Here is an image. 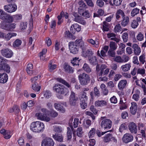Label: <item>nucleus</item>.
Instances as JSON below:
<instances>
[{
  "instance_id": "39448f33",
  "label": "nucleus",
  "mask_w": 146,
  "mask_h": 146,
  "mask_svg": "<svg viewBox=\"0 0 146 146\" xmlns=\"http://www.w3.org/2000/svg\"><path fill=\"white\" fill-rule=\"evenodd\" d=\"M103 141L106 143H109L111 141L115 143L117 142V139L112 134L107 133L103 137Z\"/></svg>"
},
{
  "instance_id": "4d7b16f0",
  "label": "nucleus",
  "mask_w": 146,
  "mask_h": 146,
  "mask_svg": "<svg viewBox=\"0 0 146 146\" xmlns=\"http://www.w3.org/2000/svg\"><path fill=\"white\" fill-rule=\"evenodd\" d=\"M127 128V126L125 123H122L119 127V131L122 132L124 130L126 129Z\"/></svg>"
},
{
  "instance_id": "473e14b6",
  "label": "nucleus",
  "mask_w": 146,
  "mask_h": 146,
  "mask_svg": "<svg viewBox=\"0 0 146 146\" xmlns=\"http://www.w3.org/2000/svg\"><path fill=\"white\" fill-rule=\"evenodd\" d=\"M9 111L10 113L14 112L15 113H17L20 111V110L18 106L15 105L12 108H10L9 110Z\"/></svg>"
},
{
  "instance_id": "680f3d73",
  "label": "nucleus",
  "mask_w": 146,
  "mask_h": 146,
  "mask_svg": "<svg viewBox=\"0 0 146 146\" xmlns=\"http://www.w3.org/2000/svg\"><path fill=\"white\" fill-rule=\"evenodd\" d=\"M11 131L9 130L7 131L6 133L3 135L4 136V138L6 139H9L11 136Z\"/></svg>"
},
{
  "instance_id": "f3484780",
  "label": "nucleus",
  "mask_w": 146,
  "mask_h": 146,
  "mask_svg": "<svg viewBox=\"0 0 146 146\" xmlns=\"http://www.w3.org/2000/svg\"><path fill=\"white\" fill-rule=\"evenodd\" d=\"M74 42L78 48L79 47L81 48L82 50L86 47L81 39H77Z\"/></svg>"
},
{
  "instance_id": "5701e85b",
  "label": "nucleus",
  "mask_w": 146,
  "mask_h": 146,
  "mask_svg": "<svg viewBox=\"0 0 146 146\" xmlns=\"http://www.w3.org/2000/svg\"><path fill=\"white\" fill-rule=\"evenodd\" d=\"M131 67L130 63H127L122 65L121 67V68L123 72H126L130 70Z\"/></svg>"
},
{
  "instance_id": "7ed1b4c3",
  "label": "nucleus",
  "mask_w": 146,
  "mask_h": 146,
  "mask_svg": "<svg viewBox=\"0 0 146 146\" xmlns=\"http://www.w3.org/2000/svg\"><path fill=\"white\" fill-rule=\"evenodd\" d=\"M78 78L80 84L82 86L87 85L90 80V76L84 73L80 74L78 76Z\"/></svg>"
},
{
  "instance_id": "774afa93",
  "label": "nucleus",
  "mask_w": 146,
  "mask_h": 146,
  "mask_svg": "<svg viewBox=\"0 0 146 146\" xmlns=\"http://www.w3.org/2000/svg\"><path fill=\"white\" fill-rule=\"evenodd\" d=\"M137 39L139 41H142L143 39L144 36L141 33H139L136 36Z\"/></svg>"
},
{
  "instance_id": "0eeeda50",
  "label": "nucleus",
  "mask_w": 146,
  "mask_h": 146,
  "mask_svg": "<svg viewBox=\"0 0 146 146\" xmlns=\"http://www.w3.org/2000/svg\"><path fill=\"white\" fill-rule=\"evenodd\" d=\"M133 139V136L131 134L129 133L124 134L122 139L123 142L125 144L131 142Z\"/></svg>"
},
{
  "instance_id": "79ce46f5",
  "label": "nucleus",
  "mask_w": 146,
  "mask_h": 146,
  "mask_svg": "<svg viewBox=\"0 0 146 146\" xmlns=\"http://www.w3.org/2000/svg\"><path fill=\"white\" fill-rule=\"evenodd\" d=\"M56 80L59 82H60L63 84L64 85L68 87L69 88L70 87V85L65 80L62 79L61 78H58L56 79Z\"/></svg>"
},
{
  "instance_id": "6e6552de",
  "label": "nucleus",
  "mask_w": 146,
  "mask_h": 146,
  "mask_svg": "<svg viewBox=\"0 0 146 146\" xmlns=\"http://www.w3.org/2000/svg\"><path fill=\"white\" fill-rule=\"evenodd\" d=\"M1 52L3 56L7 58H10L13 55L12 51L9 48H4L1 50Z\"/></svg>"
},
{
  "instance_id": "b1692460",
  "label": "nucleus",
  "mask_w": 146,
  "mask_h": 146,
  "mask_svg": "<svg viewBox=\"0 0 146 146\" xmlns=\"http://www.w3.org/2000/svg\"><path fill=\"white\" fill-rule=\"evenodd\" d=\"M73 29L78 32H79L81 30V28L80 27L78 24H75L72 25L71 27L70 30L72 33H73L74 32Z\"/></svg>"
},
{
  "instance_id": "69168bd1",
  "label": "nucleus",
  "mask_w": 146,
  "mask_h": 146,
  "mask_svg": "<svg viewBox=\"0 0 146 146\" xmlns=\"http://www.w3.org/2000/svg\"><path fill=\"white\" fill-rule=\"evenodd\" d=\"M13 21H16L19 20H20L21 19L22 16L21 15H16L13 16Z\"/></svg>"
},
{
  "instance_id": "423d86ee",
  "label": "nucleus",
  "mask_w": 146,
  "mask_h": 146,
  "mask_svg": "<svg viewBox=\"0 0 146 146\" xmlns=\"http://www.w3.org/2000/svg\"><path fill=\"white\" fill-rule=\"evenodd\" d=\"M78 98L75 96V93L73 92H71V94L69 98V103L71 106H75L78 100Z\"/></svg>"
},
{
  "instance_id": "4c0bfd02",
  "label": "nucleus",
  "mask_w": 146,
  "mask_h": 146,
  "mask_svg": "<svg viewBox=\"0 0 146 146\" xmlns=\"http://www.w3.org/2000/svg\"><path fill=\"white\" fill-rule=\"evenodd\" d=\"M53 138L56 141L59 142H61L63 141V137L62 135H53Z\"/></svg>"
},
{
  "instance_id": "cd10ccee",
  "label": "nucleus",
  "mask_w": 146,
  "mask_h": 146,
  "mask_svg": "<svg viewBox=\"0 0 146 146\" xmlns=\"http://www.w3.org/2000/svg\"><path fill=\"white\" fill-rule=\"evenodd\" d=\"M88 41L93 45V46L97 48L99 46V43L98 40H94L92 39H90L88 40Z\"/></svg>"
},
{
  "instance_id": "a878e982",
  "label": "nucleus",
  "mask_w": 146,
  "mask_h": 146,
  "mask_svg": "<svg viewBox=\"0 0 146 146\" xmlns=\"http://www.w3.org/2000/svg\"><path fill=\"white\" fill-rule=\"evenodd\" d=\"M90 63L93 65H96L97 63V60L95 56H92L88 58Z\"/></svg>"
},
{
  "instance_id": "aec40b11",
  "label": "nucleus",
  "mask_w": 146,
  "mask_h": 146,
  "mask_svg": "<svg viewBox=\"0 0 146 146\" xmlns=\"http://www.w3.org/2000/svg\"><path fill=\"white\" fill-rule=\"evenodd\" d=\"M115 15L116 18L117 20H119L121 18V16L122 17L125 16V14L123 11L120 9L117 10Z\"/></svg>"
},
{
  "instance_id": "20e7f679",
  "label": "nucleus",
  "mask_w": 146,
  "mask_h": 146,
  "mask_svg": "<svg viewBox=\"0 0 146 146\" xmlns=\"http://www.w3.org/2000/svg\"><path fill=\"white\" fill-rule=\"evenodd\" d=\"M100 121H101L100 125L102 127H104V129H110L111 127L112 121L110 119H106L105 117H102Z\"/></svg>"
},
{
  "instance_id": "603ef678",
  "label": "nucleus",
  "mask_w": 146,
  "mask_h": 146,
  "mask_svg": "<svg viewBox=\"0 0 146 146\" xmlns=\"http://www.w3.org/2000/svg\"><path fill=\"white\" fill-rule=\"evenodd\" d=\"M139 25L138 23L135 20H133L131 23V27L133 28H136Z\"/></svg>"
},
{
  "instance_id": "f257e3e1",
  "label": "nucleus",
  "mask_w": 146,
  "mask_h": 146,
  "mask_svg": "<svg viewBox=\"0 0 146 146\" xmlns=\"http://www.w3.org/2000/svg\"><path fill=\"white\" fill-rule=\"evenodd\" d=\"M44 124L40 121L33 122L31 125V129L33 131L39 133L42 131L44 129Z\"/></svg>"
},
{
  "instance_id": "4be33fe9",
  "label": "nucleus",
  "mask_w": 146,
  "mask_h": 146,
  "mask_svg": "<svg viewBox=\"0 0 146 146\" xmlns=\"http://www.w3.org/2000/svg\"><path fill=\"white\" fill-rule=\"evenodd\" d=\"M94 105L96 107H102L107 105V102L105 100H97L94 103Z\"/></svg>"
},
{
  "instance_id": "13d9d810",
  "label": "nucleus",
  "mask_w": 146,
  "mask_h": 146,
  "mask_svg": "<svg viewBox=\"0 0 146 146\" xmlns=\"http://www.w3.org/2000/svg\"><path fill=\"white\" fill-rule=\"evenodd\" d=\"M44 96L45 97L49 98L51 96V93L50 91L46 90L44 92Z\"/></svg>"
},
{
  "instance_id": "0e129e2a",
  "label": "nucleus",
  "mask_w": 146,
  "mask_h": 146,
  "mask_svg": "<svg viewBox=\"0 0 146 146\" xmlns=\"http://www.w3.org/2000/svg\"><path fill=\"white\" fill-rule=\"evenodd\" d=\"M129 59V57L125 55H123L121 57L122 62H127Z\"/></svg>"
},
{
  "instance_id": "c756f323",
  "label": "nucleus",
  "mask_w": 146,
  "mask_h": 146,
  "mask_svg": "<svg viewBox=\"0 0 146 146\" xmlns=\"http://www.w3.org/2000/svg\"><path fill=\"white\" fill-rule=\"evenodd\" d=\"M16 24L14 23L9 24L5 27L3 29L8 31H12L15 28Z\"/></svg>"
},
{
  "instance_id": "ddd939ff",
  "label": "nucleus",
  "mask_w": 146,
  "mask_h": 146,
  "mask_svg": "<svg viewBox=\"0 0 146 146\" xmlns=\"http://www.w3.org/2000/svg\"><path fill=\"white\" fill-rule=\"evenodd\" d=\"M5 10L8 13H11L16 11L17 9L16 5L10 4L4 6Z\"/></svg>"
},
{
  "instance_id": "9b49d317",
  "label": "nucleus",
  "mask_w": 146,
  "mask_h": 146,
  "mask_svg": "<svg viewBox=\"0 0 146 146\" xmlns=\"http://www.w3.org/2000/svg\"><path fill=\"white\" fill-rule=\"evenodd\" d=\"M54 144L53 140L50 138H45L42 142V146H54Z\"/></svg>"
},
{
  "instance_id": "9d476101",
  "label": "nucleus",
  "mask_w": 146,
  "mask_h": 146,
  "mask_svg": "<svg viewBox=\"0 0 146 146\" xmlns=\"http://www.w3.org/2000/svg\"><path fill=\"white\" fill-rule=\"evenodd\" d=\"M72 121L73 119L71 118L70 120L69 123V125L71 127V128L70 129L68 127L67 128L68 131L67 132V137L68 140H70L72 137V129H73L72 123Z\"/></svg>"
},
{
  "instance_id": "a211bd4d",
  "label": "nucleus",
  "mask_w": 146,
  "mask_h": 146,
  "mask_svg": "<svg viewBox=\"0 0 146 146\" xmlns=\"http://www.w3.org/2000/svg\"><path fill=\"white\" fill-rule=\"evenodd\" d=\"M127 82L125 80H121L120 81L118 85L119 89L120 90H122L125 88L127 84Z\"/></svg>"
},
{
  "instance_id": "c9c22d12",
  "label": "nucleus",
  "mask_w": 146,
  "mask_h": 146,
  "mask_svg": "<svg viewBox=\"0 0 146 146\" xmlns=\"http://www.w3.org/2000/svg\"><path fill=\"white\" fill-rule=\"evenodd\" d=\"M21 43V40L19 39H17L13 42V45L14 47L16 48L20 46Z\"/></svg>"
},
{
  "instance_id": "e2e57ef3",
  "label": "nucleus",
  "mask_w": 146,
  "mask_h": 146,
  "mask_svg": "<svg viewBox=\"0 0 146 146\" xmlns=\"http://www.w3.org/2000/svg\"><path fill=\"white\" fill-rule=\"evenodd\" d=\"M86 101H80V106L81 108L83 109H86L87 107V103L86 102Z\"/></svg>"
},
{
  "instance_id": "49530a36",
  "label": "nucleus",
  "mask_w": 146,
  "mask_h": 146,
  "mask_svg": "<svg viewBox=\"0 0 146 146\" xmlns=\"http://www.w3.org/2000/svg\"><path fill=\"white\" fill-rule=\"evenodd\" d=\"M110 49L112 50H114L117 48V45L114 42H111L109 45Z\"/></svg>"
},
{
  "instance_id": "4468645a",
  "label": "nucleus",
  "mask_w": 146,
  "mask_h": 146,
  "mask_svg": "<svg viewBox=\"0 0 146 146\" xmlns=\"http://www.w3.org/2000/svg\"><path fill=\"white\" fill-rule=\"evenodd\" d=\"M35 115L38 119L42 121H44L46 122H48L50 119L49 117L47 116H45L44 114L40 113H36Z\"/></svg>"
},
{
  "instance_id": "de8ad7c7",
  "label": "nucleus",
  "mask_w": 146,
  "mask_h": 146,
  "mask_svg": "<svg viewBox=\"0 0 146 146\" xmlns=\"http://www.w3.org/2000/svg\"><path fill=\"white\" fill-rule=\"evenodd\" d=\"M139 9L135 8L134 9L131 11V16L133 17L138 14Z\"/></svg>"
},
{
  "instance_id": "09e8293b",
  "label": "nucleus",
  "mask_w": 146,
  "mask_h": 146,
  "mask_svg": "<svg viewBox=\"0 0 146 146\" xmlns=\"http://www.w3.org/2000/svg\"><path fill=\"white\" fill-rule=\"evenodd\" d=\"M106 69V67L104 65H102L101 66L100 69L98 73V76H103V72Z\"/></svg>"
},
{
  "instance_id": "72a5a7b5",
  "label": "nucleus",
  "mask_w": 146,
  "mask_h": 146,
  "mask_svg": "<svg viewBox=\"0 0 146 146\" xmlns=\"http://www.w3.org/2000/svg\"><path fill=\"white\" fill-rule=\"evenodd\" d=\"M74 20V21L79 23L83 25L86 24V22L85 21L82 19V17L80 16L76 18H75Z\"/></svg>"
},
{
  "instance_id": "2f4dec72",
  "label": "nucleus",
  "mask_w": 146,
  "mask_h": 146,
  "mask_svg": "<svg viewBox=\"0 0 146 146\" xmlns=\"http://www.w3.org/2000/svg\"><path fill=\"white\" fill-rule=\"evenodd\" d=\"M64 68L65 71L66 72L72 73L73 72V70L72 67L67 64L64 65Z\"/></svg>"
},
{
  "instance_id": "412c9836",
  "label": "nucleus",
  "mask_w": 146,
  "mask_h": 146,
  "mask_svg": "<svg viewBox=\"0 0 146 146\" xmlns=\"http://www.w3.org/2000/svg\"><path fill=\"white\" fill-rule=\"evenodd\" d=\"M8 76L6 74L0 73V83H6L8 79Z\"/></svg>"
},
{
  "instance_id": "5fc2aeb1",
  "label": "nucleus",
  "mask_w": 146,
  "mask_h": 146,
  "mask_svg": "<svg viewBox=\"0 0 146 146\" xmlns=\"http://www.w3.org/2000/svg\"><path fill=\"white\" fill-rule=\"evenodd\" d=\"M145 55L144 54L141 55L139 57V60L142 64H143L145 62Z\"/></svg>"
},
{
  "instance_id": "c85d7f7f",
  "label": "nucleus",
  "mask_w": 146,
  "mask_h": 146,
  "mask_svg": "<svg viewBox=\"0 0 146 146\" xmlns=\"http://www.w3.org/2000/svg\"><path fill=\"white\" fill-rule=\"evenodd\" d=\"M79 5V7L78 8V12L80 11H82L84 9H85L86 5L85 3L82 1H80L78 3Z\"/></svg>"
},
{
  "instance_id": "bf43d9fd",
  "label": "nucleus",
  "mask_w": 146,
  "mask_h": 146,
  "mask_svg": "<svg viewBox=\"0 0 146 146\" xmlns=\"http://www.w3.org/2000/svg\"><path fill=\"white\" fill-rule=\"evenodd\" d=\"M10 67L8 64H3V70L5 71L7 73L10 72Z\"/></svg>"
},
{
  "instance_id": "f8f14e48",
  "label": "nucleus",
  "mask_w": 146,
  "mask_h": 146,
  "mask_svg": "<svg viewBox=\"0 0 146 146\" xmlns=\"http://www.w3.org/2000/svg\"><path fill=\"white\" fill-rule=\"evenodd\" d=\"M82 51V55L85 58H88L94 54V52L92 50L87 49L86 47Z\"/></svg>"
},
{
  "instance_id": "bb28decb",
  "label": "nucleus",
  "mask_w": 146,
  "mask_h": 146,
  "mask_svg": "<svg viewBox=\"0 0 146 146\" xmlns=\"http://www.w3.org/2000/svg\"><path fill=\"white\" fill-rule=\"evenodd\" d=\"M17 34L15 33H9L5 35H4V37L7 40H9L12 37L16 36Z\"/></svg>"
},
{
  "instance_id": "37998d69",
  "label": "nucleus",
  "mask_w": 146,
  "mask_h": 146,
  "mask_svg": "<svg viewBox=\"0 0 146 146\" xmlns=\"http://www.w3.org/2000/svg\"><path fill=\"white\" fill-rule=\"evenodd\" d=\"M65 36L68 38H70L72 39H74V35L70 33L69 31H66L65 33Z\"/></svg>"
},
{
  "instance_id": "7c9ffc66",
  "label": "nucleus",
  "mask_w": 146,
  "mask_h": 146,
  "mask_svg": "<svg viewBox=\"0 0 146 146\" xmlns=\"http://www.w3.org/2000/svg\"><path fill=\"white\" fill-rule=\"evenodd\" d=\"M32 88L35 92H38L40 90L41 87L38 85L37 83H35L32 85Z\"/></svg>"
},
{
  "instance_id": "a18cd8bd",
  "label": "nucleus",
  "mask_w": 146,
  "mask_h": 146,
  "mask_svg": "<svg viewBox=\"0 0 146 146\" xmlns=\"http://www.w3.org/2000/svg\"><path fill=\"white\" fill-rule=\"evenodd\" d=\"M98 13H94V17H99L100 15L102 16L104 14V11L102 9H99L97 12Z\"/></svg>"
},
{
  "instance_id": "393cba45",
  "label": "nucleus",
  "mask_w": 146,
  "mask_h": 146,
  "mask_svg": "<svg viewBox=\"0 0 146 146\" xmlns=\"http://www.w3.org/2000/svg\"><path fill=\"white\" fill-rule=\"evenodd\" d=\"M123 19L121 20V25L123 27H125L127 25L129 22V18L128 16L124 17H122Z\"/></svg>"
},
{
  "instance_id": "ea45409f",
  "label": "nucleus",
  "mask_w": 146,
  "mask_h": 146,
  "mask_svg": "<svg viewBox=\"0 0 146 146\" xmlns=\"http://www.w3.org/2000/svg\"><path fill=\"white\" fill-rule=\"evenodd\" d=\"M80 60H79L78 58L75 57L73 58L72 60L71 61V63L73 66H79V62Z\"/></svg>"
},
{
  "instance_id": "dca6fc26",
  "label": "nucleus",
  "mask_w": 146,
  "mask_h": 146,
  "mask_svg": "<svg viewBox=\"0 0 146 146\" xmlns=\"http://www.w3.org/2000/svg\"><path fill=\"white\" fill-rule=\"evenodd\" d=\"M132 47L133 49L134 54L136 56H138L141 52L140 47L136 44L134 43L132 45Z\"/></svg>"
},
{
  "instance_id": "3c124183",
  "label": "nucleus",
  "mask_w": 146,
  "mask_h": 146,
  "mask_svg": "<svg viewBox=\"0 0 146 146\" xmlns=\"http://www.w3.org/2000/svg\"><path fill=\"white\" fill-rule=\"evenodd\" d=\"M122 37L123 42H125L128 41V34L127 33H124L122 36Z\"/></svg>"
},
{
  "instance_id": "6ab92c4d",
  "label": "nucleus",
  "mask_w": 146,
  "mask_h": 146,
  "mask_svg": "<svg viewBox=\"0 0 146 146\" xmlns=\"http://www.w3.org/2000/svg\"><path fill=\"white\" fill-rule=\"evenodd\" d=\"M131 106L130 108V111L131 113L133 115L135 114L137 110V105L134 102L131 103Z\"/></svg>"
},
{
  "instance_id": "1a4fd4ad",
  "label": "nucleus",
  "mask_w": 146,
  "mask_h": 146,
  "mask_svg": "<svg viewBox=\"0 0 146 146\" xmlns=\"http://www.w3.org/2000/svg\"><path fill=\"white\" fill-rule=\"evenodd\" d=\"M69 47L70 52L74 54H77L78 51V46L75 44L74 42H70L69 43Z\"/></svg>"
},
{
  "instance_id": "f03ea898",
  "label": "nucleus",
  "mask_w": 146,
  "mask_h": 146,
  "mask_svg": "<svg viewBox=\"0 0 146 146\" xmlns=\"http://www.w3.org/2000/svg\"><path fill=\"white\" fill-rule=\"evenodd\" d=\"M53 90L59 94L66 96L68 95L69 91L64 86L56 84L53 87Z\"/></svg>"
},
{
  "instance_id": "6e6d98bb",
  "label": "nucleus",
  "mask_w": 146,
  "mask_h": 146,
  "mask_svg": "<svg viewBox=\"0 0 146 146\" xmlns=\"http://www.w3.org/2000/svg\"><path fill=\"white\" fill-rule=\"evenodd\" d=\"M103 1L105 2H106L107 0H97L96 1V4L97 6L100 7H102L104 4V3Z\"/></svg>"
},
{
  "instance_id": "c03bdc74",
  "label": "nucleus",
  "mask_w": 146,
  "mask_h": 146,
  "mask_svg": "<svg viewBox=\"0 0 146 146\" xmlns=\"http://www.w3.org/2000/svg\"><path fill=\"white\" fill-rule=\"evenodd\" d=\"M84 70L87 73H90L91 72V70L88 65L86 63L84 64L83 67Z\"/></svg>"
},
{
  "instance_id": "052dcab7",
  "label": "nucleus",
  "mask_w": 146,
  "mask_h": 146,
  "mask_svg": "<svg viewBox=\"0 0 146 146\" xmlns=\"http://www.w3.org/2000/svg\"><path fill=\"white\" fill-rule=\"evenodd\" d=\"M137 74H140L143 75L145 74V70L144 68H139L137 69Z\"/></svg>"
},
{
  "instance_id": "58836bf2",
  "label": "nucleus",
  "mask_w": 146,
  "mask_h": 146,
  "mask_svg": "<svg viewBox=\"0 0 146 146\" xmlns=\"http://www.w3.org/2000/svg\"><path fill=\"white\" fill-rule=\"evenodd\" d=\"M79 13L80 15H82V16L86 18H89L90 17V16L88 11H85L84 12V10L81 12L80 11H79Z\"/></svg>"
},
{
  "instance_id": "8fccbe9b",
  "label": "nucleus",
  "mask_w": 146,
  "mask_h": 146,
  "mask_svg": "<svg viewBox=\"0 0 146 146\" xmlns=\"http://www.w3.org/2000/svg\"><path fill=\"white\" fill-rule=\"evenodd\" d=\"M64 12L62 11L60 13L59 15L57 17L58 21L57 24L58 25H60L63 21V19H62V15L64 14Z\"/></svg>"
},
{
  "instance_id": "2eb2a0df",
  "label": "nucleus",
  "mask_w": 146,
  "mask_h": 146,
  "mask_svg": "<svg viewBox=\"0 0 146 146\" xmlns=\"http://www.w3.org/2000/svg\"><path fill=\"white\" fill-rule=\"evenodd\" d=\"M129 129L131 133L136 134L137 129L136 124L133 122L130 123L128 125Z\"/></svg>"
},
{
  "instance_id": "864d4df0",
  "label": "nucleus",
  "mask_w": 146,
  "mask_h": 146,
  "mask_svg": "<svg viewBox=\"0 0 146 146\" xmlns=\"http://www.w3.org/2000/svg\"><path fill=\"white\" fill-rule=\"evenodd\" d=\"M77 135L79 137H82V134L83 133L82 131V127H78L77 130Z\"/></svg>"
},
{
  "instance_id": "f704fd0d",
  "label": "nucleus",
  "mask_w": 146,
  "mask_h": 146,
  "mask_svg": "<svg viewBox=\"0 0 146 146\" xmlns=\"http://www.w3.org/2000/svg\"><path fill=\"white\" fill-rule=\"evenodd\" d=\"M3 20L8 23L12 22L13 21V17L7 13Z\"/></svg>"
},
{
  "instance_id": "e433bc0d",
  "label": "nucleus",
  "mask_w": 146,
  "mask_h": 146,
  "mask_svg": "<svg viewBox=\"0 0 146 146\" xmlns=\"http://www.w3.org/2000/svg\"><path fill=\"white\" fill-rule=\"evenodd\" d=\"M103 29L104 31H108L109 30L110 26L109 24L106 21L103 22Z\"/></svg>"
},
{
  "instance_id": "338daca9",
  "label": "nucleus",
  "mask_w": 146,
  "mask_h": 146,
  "mask_svg": "<svg viewBox=\"0 0 146 146\" xmlns=\"http://www.w3.org/2000/svg\"><path fill=\"white\" fill-rule=\"evenodd\" d=\"M96 130L94 128H92L89 132L88 134L90 137H93L95 134Z\"/></svg>"
},
{
  "instance_id": "a19ab883",
  "label": "nucleus",
  "mask_w": 146,
  "mask_h": 146,
  "mask_svg": "<svg viewBox=\"0 0 146 146\" xmlns=\"http://www.w3.org/2000/svg\"><path fill=\"white\" fill-rule=\"evenodd\" d=\"M79 99L80 101H87L88 99V97L86 96V93L82 92L80 95Z\"/></svg>"
}]
</instances>
